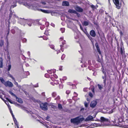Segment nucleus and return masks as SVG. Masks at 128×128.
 I'll use <instances>...</instances> for the list:
<instances>
[{
  "label": "nucleus",
  "mask_w": 128,
  "mask_h": 128,
  "mask_svg": "<svg viewBox=\"0 0 128 128\" xmlns=\"http://www.w3.org/2000/svg\"><path fill=\"white\" fill-rule=\"evenodd\" d=\"M97 104V102L95 100H93L91 102L90 106L92 108H94L96 106Z\"/></svg>",
  "instance_id": "obj_4"
},
{
  "label": "nucleus",
  "mask_w": 128,
  "mask_h": 128,
  "mask_svg": "<svg viewBox=\"0 0 128 128\" xmlns=\"http://www.w3.org/2000/svg\"><path fill=\"white\" fill-rule=\"evenodd\" d=\"M58 107L60 110H61L62 109V107L61 104H59L58 105Z\"/></svg>",
  "instance_id": "obj_18"
},
{
  "label": "nucleus",
  "mask_w": 128,
  "mask_h": 128,
  "mask_svg": "<svg viewBox=\"0 0 128 128\" xmlns=\"http://www.w3.org/2000/svg\"><path fill=\"white\" fill-rule=\"evenodd\" d=\"M9 92L12 96H14L15 97H16V96L14 94L13 92H12L11 91H10Z\"/></svg>",
  "instance_id": "obj_20"
},
{
  "label": "nucleus",
  "mask_w": 128,
  "mask_h": 128,
  "mask_svg": "<svg viewBox=\"0 0 128 128\" xmlns=\"http://www.w3.org/2000/svg\"><path fill=\"white\" fill-rule=\"evenodd\" d=\"M14 84L15 85H16L17 86H18V84L17 83V82H16L15 81V79H14Z\"/></svg>",
  "instance_id": "obj_31"
},
{
  "label": "nucleus",
  "mask_w": 128,
  "mask_h": 128,
  "mask_svg": "<svg viewBox=\"0 0 128 128\" xmlns=\"http://www.w3.org/2000/svg\"><path fill=\"white\" fill-rule=\"evenodd\" d=\"M40 10L42 12L46 13H50L49 11L48 10H42V9H40Z\"/></svg>",
  "instance_id": "obj_15"
},
{
  "label": "nucleus",
  "mask_w": 128,
  "mask_h": 128,
  "mask_svg": "<svg viewBox=\"0 0 128 128\" xmlns=\"http://www.w3.org/2000/svg\"><path fill=\"white\" fill-rule=\"evenodd\" d=\"M3 66V60L1 58H0V68H2Z\"/></svg>",
  "instance_id": "obj_13"
},
{
  "label": "nucleus",
  "mask_w": 128,
  "mask_h": 128,
  "mask_svg": "<svg viewBox=\"0 0 128 128\" xmlns=\"http://www.w3.org/2000/svg\"><path fill=\"white\" fill-rule=\"evenodd\" d=\"M97 50L98 52H99L100 54H101V52L99 48H97Z\"/></svg>",
  "instance_id": "obj_30"
},
{
  "label": "nucleus",
  "mask_w": 128,
  "mask_h": 128,
  "mask_svg": "<svg viewBox=\"0 0 128 128\" xmlns=\"http://www.w3.org/2000/svg\"><path fill=\"white\" fill-rule=\"evenodd\" d=\"M91 7L93 9L96 8L95 6H94V5H92L91 6Z\"/></svg>",
  "instance_id": "obj_27"
},
{
  "label": "nucleus",
  "mask_w": 128,
  "mask_h": 128,
  "mask_svg": "<svg viewBox=\"0 0 128 128\" xmlns=\"http://www.w3.org/2000/svg\"><path fill=\"white\" fill-rule=\"evenodd\" d=\"M0 97L2 100H3V99L2 98V96H0Z\"/></svg>",
  "instance_id": "obj_51"
},
{
  "label": "nucleus",
  "mask_w": 128,
  "mask_h": 128,
  "mask_svg": "<svg viewBox=\"0 0 128 128\" xmlns=\"http://www.w3.org/2000/svg\"><path fill=\"white\" fill-rule=\"evenodd\" d=\"M86 100L88 101H89V99L88 98H87Z\"/></svg>",
  "instance_id": "obj_45"
},
{
  "label": "nucleus",
  "mask_w": 128,
  "mask_h": 128,
  "mask_svg": "<svg viewBox=\"0 0 128 128\" xmlns=\"http://www.w3.org/2000/svg\"><path fill=\"white\" fill-rule=\"evenodd\" d=\"M80 28H81V27H82L80 24Z\"/></svg>",
  "instance_id": "obj_43"
},
{
  "label": "nucleus",
  "mask_w": 128,
  "mask_h": 128,
  "mask_svg": "<svg viewBox=\"0 0 128 128\" xmlns=\"http://www.w3.org/2000/svg\"><path fill=\"white\" fill-rule=\"evenodd\" d=\"M13 118V120H14V122H15L16 121H17L16 118H15L14 117V118Z\"/></svg>",
  "instance_id": "obj_35"
},
{
  "label": "nucleus",
  "mask_w": 128,
  "mask_h": 128,
  "mask_svg": "<svg viewBox=\"0 0 128 128\" xmlns=\"http://www.w3.org/2000/svg\"><path fill=\"white\" fill-rule=\"evenodd\" d=\"M41 3L43 5H45L46 4V3L44 2H42Z\"/></svg>",
  "instance_id": "obj_34"
},
{
  "label": "nucleus",
  "mask_w": 128,
  "mask_h": 128,
  "mask_svg": "<svg viewBox=\"0 0 128 128\" xmlns=\"http://www.w3.org/2000/svg\"><path fill=\"white\" fill-rule=\"evenodd\" d=\"M23 5L24 6H27V7L29 8L30 7V6L29 5H28V4H24Z\"/></svg>",
  "instance_id": "obj_23"
},
{
  "label": "nucleus",
  "mask_w": 128,
  "mask_h": 128,
  "mask_svg": "<svg viewBox=\"0 0 128 128\" xmlns=\"http://www.w3.org/2000/svg\"><path fill=\"white\" fill-rule=\"evenodd\" d=\"M87 36L88 37V38H89L90 37V36L88 34H87Z\"/></svg>",
  "instance_id": "obj_41"
},
{
  "label": "nucleus",
  "mask_w": 128,
  "mask_h": 128,
  "mask_svg": "<svg viewBox=\"0 0 128 128\" xmlns=\"http://www.w3.org/2000/svg\"><path fill=\"white\" fill-rule=\"evenodd\" d=\"M56 108V106H54V108Z\"/></svg>",
  "instance_id": "obj_52"
},
{
  "label": "nucleus",
  "mask_w": 128,
  "mask_h": 128,
  "mask_svg": "<svg viewBox=\"0 0 128 128\" xmlns=\"http://www.w3.org/2000/svg\"><path fill=\"white\" fill-rule=\"evenodd\" d=\"M120 34H122V35L123 34V33L122 32H120Z\"/></svg>",
  "instance_id": "obj_47"
},
{
  "label": "nucleus",
  "mask_w": 128,
  "mask_h": 128,
  "mask_svg": "<svg viewBox=\"0 0 128 128\" xmlns=\"http://www.w3.org/2000/svg\"><path fill=\"white\" fill-rule=\"evenodd\" d=\"M104 125H108V124H104Z\"/></svg>",
  "instance_id": "obj_56"
},
{
  "label": "nucleus",
  "mask_w": 128,
  "mask_h": 128,
  "mask_svg": "<svg viewBox=\"0 0 128 128\" xmlns=\"http://www.w3.org/2000/svg\"><path fill=\"white\" fill-rule=\"evenodd\" d=\"M94 88L92 90V91L93 92H94Z\"/></svg>",
  "instance_id": "obj_46"
},
{
  "label": "nucleus",
  "mask_w": 128,
  "mask_h": 128,
  "mask_svg": "<svg viewBox=\"0 0 128 128\" xmlns=\"http://www.w3.org/2000/svg\"><path fill=\"white\" fill-rule=\"evenodd\" d=\"M94 120V117L93 116L90 115L88 116L85 119H84V120L85 122L89 121H92Z\"/></svg>",
  "instance_id": "obj_5"
},
{
  "label": "nucleus",
  "mask_w": 128,
  "mask_h": 128,
  "mask_svg": "<svg viewBox=\"0 0 128 128\" xmlns=\"http://www.w3.org/2000/svg\"><path fill=\"white\" fill-rule=\"evenodd\" d=\"M106 79H105V80H104V84H106Z\"/></svg>",
  "instance_id": "obj_36"
},
{
  "label": "nucleus",
  "mask_w": 128,
  "mask_h": 128,
  "mask_svg": "<svg viewBox=\"0 0 128 128\" xmlns=\"http://www.w3.org/2000/svg\"><path fill=\"white\" fill-rule=\"evenodd\" d=\"M8 108H9V109L10 110H11V108H10V107H9Z\"/></svg>",
  "instance_id": "obj_50"
},
{
  "label": "nucleus",
  "mask_w": 128,
  "mask_h": 128,
  "mask_svg": "<svg viewBox=\"0 0 128 128\" xmlns=\"http://www.w3.org/2000/svg\"><path fill=\"white\" fill-rule=\"evenodd\" d=\"M9 124H7V126H8Z\"/></svg>",
  "instance_id": "obj_59"
},
{
  "label": "nucleus",
  "mask_w": 128,
  "mask_h": 128,
  "mask_svg": "<svg viewBox=\"0 0 128 128\" xmlns=\"http://www.w3.org/2000/svg\"><path fill=\"white\" fill-rule=\"evenodd\" d=\"M50 118V117L49 116H48L46 118V120H48V121L49 120V119Z\"/></svg>",
  "instance_id": "obj_33"
},
{
  "label": "nucleus",
  "mask_w": 128,
  "mask_h": 128,
  "mask_svg": "<svg viewBox=\"0 0 128 128\" xmlns=\"http://www.w3.org/2000/svg\"><path fill=\"white\" fill-rule=\"evenodd\" d=\"M84 110V108H82L81 109H80V110L81 111H82V110Z\"/></svg>",
  "instance_id": "obj_39"
},
{
  "label": "nucleus",
  "mask_w": 128,
  "mask_h": 128,
  "mask_svg": "<svg viewBox=\"0 0 128 128\" xmlns=\"http://www.w3.org/2000/svg\"><path fill=\"white\" fill-rule=\"evenodd\" d=\"M7 105L8 107V108L10 107V106L8 104H7Z\"/></svg>",
  "instance_id": "obj_49"
},
{
  "label": "nucleus",
  "mask_w": 128,
  "mask_h": 128,
  "mask_svg": "<svg viewBox=\"0 0 128 128\" xmlns=\"http://www.w3.org/2000/svg\"><path fill=\"white\" fill-rule=\"evenodd\" d=\"M75 8L77 11L78 12H82L83 11V9L80 6H76Z\"/></svg>",
  "instance_id": "obj_7"
},
{
  "label": "nucleus",
  "mask_w": 128,
  "mask_h": 128,
  "mask_svg": "<svg viewBox=\"0 0 128 128\" xmlns=\"http://www.w3.org/2000/svg\"><path fill=\"white\" fill-rule=\"evenodd\" d=\"M9 76L10 77L12 78V79H13L14 80V79H15L14 78V77H13V76L11 75L10 74L9 75Z\"/></svg>",
  "instance_id": "obj_32"
},
{
  "label": "nucleus",
  "mask_w": 128,
  "mask_h": 128,
  "mask_svg": "<svg viewBox=\"0 0 128 128\" xmlns=\"http://www.w3.org/2000/svg\"><path fill=\"white\" fill-rule=\"evenodd\" d=\"M101 126V125H99V126Z\"/></svg>",
  "instance_id": "obj_57"
},
{
  "label": "nucleus",
  "mask_w": 128,
  "mask_h": 128,
  "mask_svg": "<svg viewBox=\"0 0 128 128\" xmlns=\"http://www.w3.org/2000/svg\"><path fill=\"white\" fill-rule=\"evenodd\" d=\"M84 105L85 107L87 108L88 107V103L86 102H84Z\"/></svg>",
  "instance_id": "obj_22"
},
{
  "label": "nucleus",
  "mask_w": 128,
  "mask_h": 128,
  "mask_svg": "<svg viewBox=\"0 0 128 128\" xmlns=\"http://www.w3.org/2000/svg\"><path fill=\"white\" fill-rule=\"evenodd\" d=\"M101 122L103 121H108V119L107 118H106L103 117H101L100 118Z\"/></svg>",
  "instance_id": "obj_11"
},
{
  "label": "nucleus",
  "mask_w": 128,
  "mask_h": 128,
  "mask_svg": "<svg viewBox=\"0 0 128 128\" xmlns=\"http://www.w3.org/2000/svg\"><path fill=\"white\" fill-rule=\"evenodd\" d=\"M72 20H74V19H72Z\"/></svg>",
  "instance_id": "obj_58"
},
{
  "label": "nucleus",
  "mask_w": 128,
  "mask_h": 128,
  "mask_svg": "<svg viewBox=\"0 0 128 128\" xmlns=\"http://www.w3.org/2000/svg\"><path fill=\"white\" fill-rule=\"evenodd\" d=\"M103 72L104 73V74H106V72H104H104L103 71Z\"/></svg>",
  "instance_id": "obj_53"
},
{
  "label": "nucleus",
  "mask_w": 128,
  "mask_h": 128,
  "mask_svg": "<svg viewBox=\"0 0 128 128\" xmlns=\"http://www.w3.org/2000/svg\"><path fill=\"white\" fill-rule=\"evenodd\" d=\"M120 50H121V54H122V53H123V52H122V48H120Z\"/></svg>",
  "instance_id": "obj_38"
},
{
  "label": "nucleus",
  "mask_w": 128,
  "mask_h": 128,
  "mask_svg": "<svg viewBox=\"0 0 128 128\" xmlns=\"http://www.w3.org/2000/svg\"><path fill=\"white\" fill-rule=\"evenodd\" d=\"M95 46L96 47V48H99V47L98 46V44L97 42L96 43Z\"/></svg>",
  "instance_id": "obj_29"
},
{
  "label": "nucleus",
  "mask_w": 128,
  "mask_h": 128,
  "mask_svg": "<svg viewBox=\"0 0 128 128\" xmlns=\"http://www.w3.org/2000/svg\"><path fill=\"white\" fill-rule=\"evenodd\" d=\"M90 35L93 37H95L96 36L95 31L93 30H92L90 32Z\"/></svg>",
  "instance_id": "obj_8"
},
{
  "label": "nucleus",
  "mask_w": 128,
  "mask_h": 128,
  "mask_svg": "<svg viewBox=\"0 0 128 128\" xmlns=\"http://www.w3.org/2000/svg\"><path fill=\"white\" fill-rule=\"evenodd\" d=\"M6 99H7V100L8 102H9L11 104H13V102H12V101H11V100L10 99H9L8 98H7Z\"/></svg>",
  "instance_id": "obj_26"
},
{
  "label": "nucleus",
  "mask_w": 128,
  "mask_h": 128,
  "mask_svg": "<svg viewBox=\"0 0 128 128\" xmlns=\"http://www.w3.org/2000/svg\"><path fill=\"white\" fill-rule=\"evenodd\" d=\"M0 80L1 82L4 85L6 82H5L3 78L2 77H0Z\"/></svg>",
  "instance_id": "obj_16"
},
{
  "label": "nucleus",
  "mask_w": 128,
  "mask_h": 128,
  "mask_svg": "<svg viewBox=\"0 0 128 128\" xmlns=\"http://www.w3.org/2000/svg\"><path fill=\"white\" fill-rule=\"evenodd\" d=\"M86 34L87 36V34H88L87 32H84Z\"/></svg>",
  "instance_id": "obj_48"
},
{
  "label": "nucleus",
  "mask_w": 128,
  "mask_h": 128,
  "mask_svg": "<svg viewBox=\"0 0 128 128\" xmlns=\"http://www.w3.org/2000/svg\"><path fill=\"white\" fill-rule=\"evenodd\" d=\"M80 28H81V27H82L80 24Z\"/></svg>",
  "instance_id": "obj_44"
},
{
  "label": "nucleus",
  "mask_w": 128,
  "mask_h": 128,
  "mask_svg": "<svg viewBox=\"0 0 128 128\" xmlns=\"http://www.w3.org/2000/svg\"><path fill=\"white\" fill-rule=\"evenodd\" d=\"M89 21H84L83 23H82V25L84 26H88L89 24Z\"/></svg>",
  "instance_id": "obj_12"
},
{
  "label": "nucleus",
  "mask_w": 128,
  "mask_h": 128,
  "mask_svg": "<svg viewBox=\"0 0 128 128\" xmlns=\"http://www.w3.org/2000/svg\"><path fill=\"white\" fill-rule=\"evenodd\" d=\"M84 120V118L82 117L80 118V116H78L75 118H71L70 120L71 122L74 124H78Z\"/></svg>",
  "instance_id": "obj_1"
},
{
  "label": "nucleus",
  "mask_w": 128,
  "mask_h": 128,
  "mask_svg": "<svg viewBox=\"0 0 128 128\" xmlns=\"http://www.w3.org/2000/svg\"><path fill=\"white\" fill-rule=\"evenodd\" d=\"M76 11L74 10H73L72 9H69L68 10V12L69 13H70L75 14L76 13Z\"/></svg>",
  "instance_id": "obj_10"
},
{
  "label": "nucleus",
  "mask_w": 128,
  "mask_h": 128,
  "mask_svg": "<svg viewBox=\"0 0 128 128\" xmlns=\"http://www.w3.org/2000/svg\"><path fill=\"white\" fill-rule=\"evenodd\" d=\"M80 28L83 31V32H84V30L83 29V28L82 27H81V28Z\"/></svg>",
  "instance_id": "obj_37"
},
{
  "label": "nucleus",
  "mask_w": 128,
  "mask_h": 128,
  "mask_svg": "<svg viewBox=\"0 0 128 128\" xmlns=\"http://www.w3.org/2000/svg\"><path fill=\"white\" fill-rule=\"evenodd\" d=\"M62 5L64 6H69V4L68 2L64 1L62 2Z\"/></svg>",
  "instance_id": "obj_9"
},
{
  "label": "nucleus",
  "mask_w": 128,
  "mask_h": 128,
  "mask_svg": "<svg viewBox=\"0 0 128 128\" xmlns=\"http://www.w3.org/2000/svg\"><path fill=\"white\" fill-rule=\"evenodd\" d=\"M10 110V112L11 114L12 113V112L11 110Z\"/></svg>",
  "instance_id": "obj_42"
},
{
  "label": "nucleus",
  "mask_w": 128,
  "mask_h": 128,
  "mask_svg": "<svg viewBox=\"0 0 128 128\" xmlns=\"http://www.w3.org/2000/svg\"><path fill=\"white\" fill-rule=\"evenodd\" d=\"M76 13H75V14H76L77 15L78 17H80V14L78 13L77 12H76Z\"/></svg>",
  "instance_id": "obj_28"
},
{
  "label": "nucleus",
  "mask_w": 128,
  "mask_h": 128,
  "mask_svg": "<svg viewBox=\"0 0 128 128\" xmlns=\"http://www.w3.org/2000/svg\"><path fill=\"white\" fill-rule=\"evenodd\" d=\"M11 114H12V116L13 118L14 117V115L13 113H11Z\"/></svg>",
  "instance_id": "obj_40"
},
{
  "label": "nucleus",
  "mask_w": 128,
  "mask_h": 128,
  "mask_svg": "<svg viewBox=\"0 0 128 128\" xmlns=\"http://www.w3.org/2000/svg\"><path fill=\"white\" fill-rule=\"evenodd\" d=\"M14 122L16 126H17V128H19V126H18V124L17 123V121H15Z\"/></svg>",
  "instance_id": "obj_24"
},
{
  "label": "nucleus",
  "mask_w": 128,
  "mask_h": 128,
  "mask_svg": "<svg viewBox=\"0 0 128 128\" xmlns=\"http://www.w3.org/2000/svg\"><path fill=\"white\" fill-rule=\"evenodd\" d=\"M98 87L101 90L103 88V87L102 86L100 85L99 84L98 85Z\"/></svg>",
  "instance_id": "obj_19"
},
{
  "label": "nucleus",
  "mask_w": 128,
  "mask_h": 128,
  "mask_svg": "<svg viewBox=\"0 0 128 128\" xmlns=\"http://www.w3.org/2000/svg\"><path fill=\"white\" fill-rule=\"evenodd\" d=\"M102 78H103V79H104V77H103H103H102Z\"/></svg>",
  "instance_id": "obj_55"
},
{
  "label": "nucleus",
  "mask_w": 128,
  "mask_h": 128,
  "mask_svg": "<svg viewBox=\"0 0 128 128\" xmlns=\"http://www.w3.org/2000/svg\"><path fill=\"white\" fill-rule=\"evenodd\" d=\"M4 85L6 87L8 86L10 87H12L13 86V84L12 83V82L9 81H7L6 82H5Z\"/></svg>",
  "instance_id": "obj_6"
},
{
  "label": "nucleus",
  "mask_w": 128,
  "mask_h": 128,
  "mask_svg": "<svg viewBox=\"0 0 128 128\" xmlns=\"http://www.w3.org/2000/svg\"><path fill=\"white\" fill-rule=\"evenodd\" d=\"M44 8H47V7H46V6H45V7H44Z\"/></svg>",
  "instance_id": "obj_54"
},
{
  "label": "nucleus",
  "mask_w": 128,
  "mask_h": 128,
  "mask_svg": "<svg viewBox=\"0 0 128 128\" xmlns=\"http://www.w3.org/2000/svg\"><path fill=\"white\" fill-rule=\"evenodd\" d=\"M8 70L9 71L10 70V69L11 68V64H10L8 65Z\"/></svg>",
  "instance_id": "obj_25"
},
{
  "label": "nucleus",
  "mask_w": 128,
  "mask_h": 128,
  "mask_svg": "<svg viewBox=\"0 0 128 128\" xmlns=\"http://www.w3.org/2000/svg\"><path fill=\"white\" fill-rule=\"evenodd\" d=\"M113 2L116 6V7L118 9L120 8L121 4V3L120 2L119 0H113Z\"/></svg>",
  "instance_id": "obj_3"
},
{
  "label": "nucleus",
  "mask_w": 128,
  "mask_h": 128,
  "mask_svg": "<svg viewBox=\"0 0 128 128\" xmlns=\"http://www.w3.org/2000/svg\"><path fill=\"white\" fill-rule=\"evenodd\" d=\"M88 95L91 98L93 97V94L91 92H89Z\"/></svg>",
  "instance_id": "obj_21"
},
{
  "label": "nucleus",
  "mask_w": 128,
  "mask_h": 128,
  "mask_svg": "<svg viewBox=\"0 0 128 128\" xmlns=\"http://www.w3.org/2000/svg\"><path fill=\"white\" fill-rule=\"evenodd\" d=\"M47 103L46 102L41 103L40 104V108L43 110H48Z\"/></svg>",
  "instance_id": "obj_2"
},
{
  "label": "nucleus",
  "mask_w": 128,
  "mask_h": 128,
  "mask_svg": "<svg viewBox=\"0 0 128 128\" xmlns=\"http://www.w3.org/2000/svg\"><path fill=\"white\" fill-rule=\"evenodd\" d=\"M4 41L3 40H1L0 41V46H2L4 45Z\"/></svg>",
  "instance_id": "obj_17"
},
{
  "label": "nucleus",
  "mask_w": 128,
  "mask_h": 128,
  "mask_svg": "<svg viewBox=\"0 0 128 128\" xmlns=\"http://www.w3.org/2000/svg\"><path fill=\"white\" fill-rule=\"evenodd\" d=\"M16 99L17 101L20 103H22L23 102V101L22 100V99L20 98H18L17 96L16 97Z\"/></svg>",
  "instance_id": "obj_14"
}]
</instances>
